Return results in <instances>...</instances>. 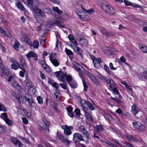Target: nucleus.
Listing matches in <instances>:
<instances>
[{
    "label": "nucleus",
    "instance_id": "obj_54",
    "mask_svg": "<svg viewBox=\"0 0 147 147\" xmlns=\"http://www.w3.org/2000/svg\"><path fill=\"white\" fill-rule=\"evenodd\" d=\"M0 111H2L4 112L6 111V109L4 105L3 104L1 103H0Z\"/></svg>",
    "mask_w": 147,
    "mask_h": 147
},
{
    "label": "nucleus",
    "instance_id": "obj_34",
    "mask_svg": "<svg viewBox=\"0 0 147 147\" xmlns=\"http://www.w3.org/2000/svg\"><path fill=\"white\" fill-rule=\"evenodd\" d=\"M5 121L9 126H12L13 125V122L11 120L9 119L8 118L6 119Z\"/></svg>",
    "mask_w": 147,
    "mask_h": 147
},
{
    "label": "nucleus",
    "instance_id": "obj_23",
    "mask_svg": "<svg viewBox=\"0 0 147 147\" xmlns=\"http://www.w3.org/2000/svg\"><path fill=\"white\" fill-rule=\"evenodd\" d=\"M19 64L16 60L13 61V64L11 65V68L17 70L19 68Z\"/></svg>",
    "mask_w": 147,
    "mask_h": 147
},
{
    "label": "nucleus",
    "instance_id": "obj_33",
    "mask_svg": "<svg viewBox=\"0 0 147 147\" xmlns=\"http://www.w3.org/2000/svg\"><path fill=\"white\" fill-rule=\"evenodd\" d=\"M42 67L48 73L50 72L51 71V68L48 65H47L46 64L44 65Z\"/></svg>",
    "mask_w": 147,
    "mask_h": 147
},
{
    "label": "nucleus",
    "instance_id": "obj_44",
    "mask_svg": "<svg viewBox=\"0 0 147 147\" xmlns=\"http://www.w3.org/2000/svg\"><path fill=\"white\" fill-rule=\"evenodd\" d=\"M39 42L37 40H35L33 43V46L35 48L37 49L38 47Z\"/></svg>",
    "mask_w": 147,
    "mask_h": 147
},
{
    "label": "nucleus",
    "instance_id": "obj_40",
    "mask_svg": "<svg viewBox=\"0 0 147 147\" xmlns=\"http://www.w3.org/2000/svg\"><path fill=\"white\" fill-rule=\"evenodd\" d=\"M0 117L4 121L8 118L7 114L6 113H3L1 114Z\"/></svg>",
    "mask_w": 147,
    "mask_h": 147
},
{
    "label": "nucleus",
    "instance_id": "obj_48",
    "mask_svg": "<svg viewBox=\"0 0 147 147\" xmlns=\"http://www.w3.org/2000/svg\"><path fill=\"white\" fill-rule=\"evenodd\" d=\"M56 53H54V54H51L50 55L49 58V60L51 61H53V60L56 59H55V57H56Z\"/></svg>",
    "mask_w": 147,
    "mask_h": 147
},
{
    "label": "nucleus",
    "instance_id": "obj_32",
    "mask_svg": "<svg viewBox=\"0 0 147 147\" xmlns=\"http://www.w3.org/2000/svg\"><path fill=\"white\" fill-rule=\"evenodd\" d=\"M25 82L27 87L30 88L32 87V84L30 80H26L25 81Z\"/></svg>",
    "mask_w": 147,
    "mask_h": 147
},
{
    "label": "nucleus",
    "instance_id": "obj_57",
    "mask_svg": "<svg viewBox=\"0 0 147 147\" xmlns=\"http://www.w3.org/2000/svg\"><path fill=\"white\" fill-rule=\"evenodd\" d=\"M27 3V4L30 6L31 7V9H32V7H34L35 6L32 7V4L33 3V1L32 0H28Z\"/></svg>",
    "mask_w": 147,
    "mask_h": 147
},
{
    "label": "nucleus",
    "instance_id": "obj_41",
    "mask_svg": "<svg viewBox=\"0 0 147 147\" xmlns=\"http://www.w3.org/2000/svg\"><path fill=\"white\" fill-rule=\"evenodd\" d=\"M17 6L20 9L22 10H24V6L20 2L18 3L17 4Z\"/></svg>",
    "mask_w": 147,
    "mask_h": 147
},
{
    "label": "nucleus",
    "instance_id": "obj_27",
    "mask_svg": "<svg viewBox=\"0 0 147 147\" xmlns=\"http://www.w3.org/2000/svg\"><path fill=\"white\" fill-rule=\"evenodd\" d=\"M76 12L80 18L82 16L86 13V12L82 11L80 9H77L76 10Z\"/></svg>",
    "mask_w": 147,
    "mask_h": 147
},
{
    "label": "nucleus",
    "instance_id": "obj_43",
    "mask_svg": "<svg viewBox=\"0 0 147 147\" xmlns=\"http://www.w3.org/2000/svg\"><path fill=\"white\" fill-rule=\"evenodd\" d=\"M143 75H144V77L142 76H140V77L142 78V80H145L147 79V70L145 71L143 73Z\"/></svg>",
    "mask_w": 147,
    "mask_h": 147
},
{
    "label": "nucleus",
    "instance_id": "obj_10",
    "mask_svg": "<svg viewBox=\"0 0 147 147\" xmlns=\"http://www.w3.org/2000/svg\"><path fill=\"white\" fill-rule=\"evenodd\" d=\"M22 111L23 112L21 113L22 115L26 116L31 120L35 118L34 114L31 113L30 112L28 111H26L25 109L23 110Z\"/></svg>",
    "mask_w": 147,
    "mask_h": 147
},
{
    "label": "nucleus",
    "instance_id": "obj_59",
    "mask_svg": "<svg viewBox=\"0 0 147 147\" xmlns=\"http://www.w3.org/2000/svg\"><path fill=\"white\" fill-rule=\"evenodd\" d=\"M64 84L61 83L60 84V86L64 90H66L67 88V84L65 83Z\"/></svg>",
    "mask_w": 147,
    "mask_h": 147
},
{
    "label": "nucleus",
    "instance_id": "obj_1",
    "mask_svg": "<svg viewBox=\"0 0 147 147\" xmlns=\"http://www.w3.org/2000/svg\"><path fill=\"white\" fill-rule=\"evenodd\" d=\"M66 73H64L61 71H59L55 72L54 73V75L56 76L58 80L61 81L63 83H64L65 78L67 81L68 83H70L72 81V77L70 75L66 76Z\"/></svg>",
    "mask_w": 147,
    "mask_h": 147
},
{
    "label": "nucleus",
    "instance_id": "obj_14",
    "mask_svg": "<svg viewBox=\"0 0 147 147\" xmlns=\"http://www.w3.org/2000/svg\"><path fill=\"white\" fill-rule=\"evenodd\" d=\"M78 45H76L71 47L75 52L77 53V54H78L82 57H83L82 51Z\"/></svg>",
    "mask_w": 147,
    "mask_h": 147
},
{
    "label": "nucleus",
    "instance_id": "obj_60",
    "mask_svg": "<svg viewBox=\"0 0 147 147\" xmlns=\"http://www.w3.org/2000/svg\"><path fill=\"white\" fill-rule=\"evenodd\" d=\"M113 93L115 94L118 95L119 92L118 89L116 87H114L113 88Z\"/></svg>",
    "mask_w": 147,
    "mask_h": 147
},
{
    "label": "nucleus",
    "instance_id": "obj_45",
    "mask_svg": "<svg viewBox=\"0 0 147 147\" xmlns=\"http://www.w3.org/2000/svg\"><path fill=\"white\" fill-rule=\"evenodd\" d=\"M127 89L128 91V92L129 93V94H130L131 95L133 96V91H132V89L131 87L130 86H128L127 85V86H126L125 87Z\"/></svg>",
    "mask_w": 147,
    "mask_h": 147
},
{
    "label": "nucleus",
    "instance_id": "obj_3",
    "mask_svg": "<svg viewBox=\"0 0 147 147\" xmlns=\"http://www.w3.org/2000/svg\"><path fill=\"white\" fill-rule=\"evenodd\" d=\"M72 64L75 67V69L78 73L80 76L82 77V74L84 72V69L79 64L74 61L72 62Z\"/></svg>",
    "mask_w": 147,
    "mask_h": 147
},
{
    "label": "nucleus",
    "instance_id": "obj_42",
    "mask_svg": "<svg viewBox=\"0 0 147 147\" xmlns=\"http://www.w3.org/2000/svg\"><path fill=\"white\" fill-rule=\"evenodd\" d=\"M82 80V83L84 88V90L85 91H87L88 88V86L86 82L84 80V79L82 78V77H81Z\"/></svg>",
    "mask_w": 147,
    "mask_h": 147
},
{
    "label": "nucleus",
    "instance_id": "obj_55",
    "mask_svg": "<svg viewBox=\"0 0 147 147\" xmlns=\"http://www.w3.org/2000/svg\"><path fill=\"white\" fill-rule=\"evenodd\" d=\"M54 24L57 25L59 27H63L64 26L60 22L57 20L55 22Z\"/></svg>",
    "mask_w": 147,
    "mask_h": 147
},
{
    "label": "nucleus",
    "instance_id": "obj_12",
    "mask_svg": "<svg viewBox=\"0 0 147 147\" xmlns=\"http://www.w3.org/2000/svg\"><path fill=\"white\" fill-rule=\"evenodd\" d=\"M92 59L95 67L96 68L99 67L100 65V64L102 62L101 59L100 58L96 59L94 57H92Z\"/></svg>",
    "mask_w": 147,
    "mask_h": 147
},
{
    "label": "nucleus",
    "instance_id": "obj_52",
    "mask_svg": "<svg viewBox=\"0 0 147 147\" xmlns=\"http://www.w3.org/2000/svg\"><path fill=\"white\" fill-rule=\"evenodd\" d=\"M140 123L138 122H134L132 123V124L134 127L137 129Z\"/></svg>",
    "mask_w": 147,
    "mask_h": 147
},
{
    "label": "nucleus",
    "instance_id": "obj_29",
    "mask_svg": "<svg viewBox=\"0 0 147 147\" xmlns=\"http://www.w3.org/2000/svg\"><path fill=\"white\" fill-rule=\"evenodd\" d=\"M53 10L55 13H57L58 14H60L62 13V11L60 10L58 7H53Z\"/></svg>",
    "mask_w": 147,
    "mask_h": 147
},
{
    "label": "nucleus",
    "instance_id": "obj_64",
    "mask_svg": "<svg viewBox=\"0 0 147 147\" xmlns=\"http://www.w3.org/2000/svg\"><path fill=\"white\" fill-rule=\"evenodd\" d=\"M65 51L66 54L68 55H72L73 54L72 51L70 50L66 49Z\"/></svg>",
    "mask_w": 147,
    "mask_h": 147
},
{
    "label": "nucleus",
    "instance_id": "obj_53",
    "mask_svg": "<svg viewBox=\"0 0 147 147\" xmlns=\"http://www.w3.org/2000/svg\"><path fill=\"white\" fill-rule=\"evenodd\" d=\"M83 9L88 14H91L94 13V12L93 9L92 8L88 10L85 9Z\"/></svg>",
    "mask_w": 147,
    "mask_h": 147
},
{
    "label": "nucleus",
    "instance_id": "obj_47",
    "mask_svg": "<svg viewBox=\"0 0 147 147\" xmlns=\"http://www.w3.org/2000/svg\"><path fill=\"white\" fill-rule=\"evenodd\" d=\"M87 74L88 76L92 81L95 78V76L93 75L90 72H88Z\"/></svg>",
    "mask_w": 147,
    "mask_h": 147
},
{
    "label": "nucleus",
    "instance_id": "obj_25",
    "mask_svg": "<svg viewBox=\"0 0 147 147\" xmlns=\"http://www.w3.org/2000/svg\"><path fill=\"white\" fill-rule=\"evenodd\" d=\"M36 55L35 53L30 51L26 55V57L27 58L30 59L32 57H35Z\"/></svg>",
    "mask_w": 147,
    "mask_h": 147
},
{
    "label": "nucleus",
    "instance_id": "obj_19",
    "mask_svg": "<svg viewBox=\"0 0 147 147\" xmlns=\"http://www.w3.org/2000/svg\"><path fill=\"white\" fill-rule=\"evenodd\" d=\"M20 40L23 42H26L28 44L32 42L29 37L27 36H23L21 38Z\"/></svg>",
    "mask_w": 147,
    "mask_h": 147
},
{
    "label": "nucleus",
    "instance_id": "obj_31",
    "mask_svg": "<svg viewBox=\"0 0 147 147\" xmlns=\"http://www.w3.org/2000/svg\"><path fill=\"white\" fill-rule=\"evenodd\" d=\"M80 43L82 46H83L85 47H86L88 46V40L84 38L82 39V41H81V43Z\"/></svg>",
    "mask_w": 147,
    "mask_h": 147
},
{
    "label": "nucleus",
    "instance_id": "obj_18",
    "mask_svg": "<svg viewBox=\"0 0 147 147\" xmlns=\"http://www.w3.org/2000/svg\"><path fill=\"white\" fill-rule=\"evenodd\" d=\"M99 30L106 37H108L110 36V33L107 32L105 29L102 26H100L98 28Z\"/></svg>",
    "mask_w": 147,
    "mask_h": 147
},
{
    "label": "nucleus",
    "instance_id": "obj_50",
    "mask_svg": "<svg viewBox=\"0 0 147 147\" xmlns=\"http://www.w3.org/2000/svg\"><path fill=\"white\" fill-rule=\"evenodd\" d=\"M36 99L39 104H43V98L42 97L40 96H38Z\"/></svg>",
    "mask_w": 147,
    "mask_h": 147
},
{
    "label": "nucleus",
    "instance_id": "obj_2",
    "mask_svg": "<svg viewBox=\"0 0 147 147\" xmlns=\"http://www.w3.org/2000/svg\"><path fill=\"white\" fill-rule=\"evenodd\" d=\"M32 10L35 14H38L36 17V19L39 23H42L44 21V18L45 17L44 12L37 7H32Z\"/></svg>",
    "mask_w": 147,
    "mask_h": 147
},
{
    "label": "nucleus",
    "instance_id": "obj_63",
    "mask_svg": "<svg viewBox=\"0 0 147 147\" xmlns=\"http://www.w3.org/2000/svg\"><path fill=\"white\" fill-rule=\"evenodd\" d=\"M107 82L108 83L112 85H114L115 83L114 81L111 79H109L107 80Z\"/></svg>",
    "mask_w": 147,
    "mask_h": 147
},
{
    "label": "nucleus",
    "instance_id": "obj_37",
    "mask_svg": "<svg viewBox=\"0 0 147 147\" xmlns=\"http://www.w3.org/2000/svg\"><path fill=\"white\" fill-rule=\"evenodd\" d=\"M95 128L97 132L102 131L104 129L102 125H96Z\"/></svg>",
    "mask_w": 147,
    "mask_h": 147
},
{
    "label": "nucleus",
    "instance_id": "obj_46",
    "mask_svg": "<svg viewBox=\"0 0 147 147\" xmlns=\"http://www.w3.org/2000/svg\"><path fill=\"white\" fill-rule=\"evenodd\" d=\"M126 139L129 141H132L134 140V138L130 135L127 134L125 136Z\"/></svg>",
    "mask_w": 147,
    "mask_h": 147
},
{
    "label": "nucleus",
    "instance_id": "obj_21",
    "mask_svg": "<svg viewBox=\"0 0 147 147\" xmlns=\"http://www.w3.org/2000/svg\"><path fill=\"white\" fill-rule=\"evenodd\" d=\"M28 98H27L26 100L28 101L29 105L32 107H34L35 106V103L33 102V100L31 98H30L31 97L30 95H28Z\"/></svg>",
    "mask_w": 147,
    "mask_h": 147
},
{
    "label": "nucleus",
    "instance_id": "obj_38",
    "mask_svg": "<svg viewBox=\"0 0 147 147\" xmlns=\"http://www.w3.org/2000/svg\"><path fill=\"white\" fill-rule=\"evenodd\" d=\"M145 127L141 123L137 129L140 131H142L145 130Z\"/></svg>",
    "mask_w": 147,
    "mask_h": 147
},
{
    "label": "nucleus",
    "instance_id": "obj_51",
    "mask_svg": "<svg viewBox=\"0 0 147 147\" xmlns=\"http://www.w3.org/2000/svg\"><path fill=\"white\" fill-rule=\"evenodd\" d=\"M51 62L52 63L53 65L55 67L58 66L59 65L58 61L56 59L53 60V61H51Z\"/></svg>",
    "mask_w": 147,
    "mask_h": 147
},
{
    "label": "nucleus",
    "instance_id": "obj_22",
    "mask_svg": "<svg viewBox=\"0 0 147 147\" xmlns=\"http://www.w3.org/2000/svg\"><path fill=\"white\" fill-rule=\"evenodd\" d=\"M27 97H24L21 95H19V96L17 98L20 104L24 103L26 102L27 99Z\"/></svg>",
    "mask_w": 147,
    "mask_h": 147
},
{
    "label": "nucleus",
    "instance_id": "obj_35",
    "mask_svg": "<svg viewBox=\"0 0 147 147\" xmlns=\"http://www.w3.org/2000/svg\"><path fill=\"white\" fill-rule=\"evenodd\" d=\"M87 105L91 110H94L95 109L94 106L89 101L87 102Z\"/></svg>",
    "mask_w": 147,
    "mask_h": 147
},
{
    "label": "nucleus",
    "instance_id": "obj_6",
    "mask_svg": "<svg viewBox=\"0 0 147 147\" xmlns=\"http://www.w3.org/2000/svg\"><path fill=\"white\" fill-rule=\"evenodd\" d=\"M79 131L82 133L84 138L87 140L90 139V138L88 131L83 125H81L79 127Z\"/></svg>",
    "mask_w": 147,
    "mask_h": 147
},
{
    "label": "nucleus",
    "instance_id": "obj_17",
    "mask_svg": "<svg viewBox=\"0 0 147 147\" xmlns=\"http://www.w3.org/2000/svg\"><path fill=\"white\" fill-rule=\"evenodd\" d=\"M113 49L110 47H106L105 49L103 51L104 53L108 56L113 55Z\"/></svg>",
    "mask_w": 147,
    "mask_h": 147
},
{
    "label": "nucleus",
    "instance_id": "obj_61",
    "mask_svg": "<svg viewBox=\"0 0 147 147\" xmlns=\"http://www.w3.org/2000/svg\"><path fill=\"white\" fill-rule=\"evenodd\" d=\"M71 45L70 47H72L74 45H78V43L77 41L76 40H74L73 41H72V42H71Z\"/></svg>",
    "mask_w": 147,
    "mask_h": 147
},
{
    "label": "nucleus",
    "instance_id": "obj_20",
    "mask_svg": "<svg viewBox=\"0 0 147 147\" xmlns=\"http://www.w3.org/2000/svg\"><path fill=\"white\" fill-rule=\"evenodd\" d=\"M12 84L13 86L16 89H18V90L20 91V90H24L22 88V86L18 82H12Z\"/></svg>",
    "mask_w": 147,
    "mask_h": 147
},
{
    "label": "nucleus",
    "instance_id": "obj_16",
    "mask_svg": "<svg viewBox=\"0 0 147 147\" xmlns=\"http://www.w3.org/2000/svg\"><path fill=\"white\" fill-rule=\"evenodd\" d=\"M11 141L15 146H17L20 147L21 146V143L20 141L16 138L12 137L11 138Z\"/></svg>",
    "mask_w": 147,
    "mask_h": 147
},
{
    "label": "nucleus",
    "instance_id": "obj_58",
    "mask_svg": "<svg viewBox=\"0 0 147 147\" xmlns=\"http://www.w3.org/2000/svg\"><path fill=\"white\" fill-rule=\"evenodd\" d=\"M68 37L70 40V42L72 41H73L74 40H76L74 37L71 34L69 35L68 36Z\"/></svg>",
    "mask_w": 147,
    "mask_h": 147
},
{
    "label": "nucleus",
    "instance_id": "obj_26",
    "mask_svg": "<svg viewBox=\"0 0 147 147\" xmlns=\"http://www.w3.org/2000/svg\"><path fill=\"white\" fill-rule=\"evenodd\" d=\"M75 36L76 39L79 42V43H81V41H82V39H83L84 37L81 34L77 33L75 34Z\"/></svg>",
    "mask_w": 147,
    "mask_h": 147
},
{
    "label": "nucleus",
    "instance_id": "obj_30",
    "mask_svg": "<svg viewBox=\"0 0 147 147\" xmlns=\"http://www.w3.org/2000/svg\"><path fill=\"white\" fill-rule=\"evenodd\" d=\"M80 18L84 21H87L89 19V17L86 13L82 16V17H80Z\"/></svg>",
    "mask_w": 147,
    "mask_h": 147
},
{
    "label": "nucleus",
    "instance_id": "obj_4",
    "mask_svg": "<svg viewBox=\"0 0 147 147\" xmlns=\"http://www.w3.org/2000/svg\"><path fill=\"white\" fill-rule=\"evenodd\" d=\"M102 9L106 13L113 15L115 13V11L111 6L107 4H103Z\"/></svg>",
    "mask_w": 147,
    "mask_h": 147
},
{
    "label": "nucleus",
    "instance_id": "obj_62",
    "mask_svg": "<svg viewBox=\"0 0 147 147\" xmlns=\"http://www.w3.org/2000/svg\"><path fill=\"white\" fill-rule=\"evenodd\" d=\"M49 1L58 5H60V1L58 0H49Z\"/></svg>",
    "mask_w": 147,
    "mask_h": 147
},
{
    "label": "nucleus",
    "instance_id": "obj_39",
    "mask_svg": "<svg viewBox=\"0 0 147 147\" xmlns=\"http://www.w3.org/2000/svg\"><path fill=\"white\" fill-rule=\"evenodd\" d=\"M1 69L3 70V73L6 75L8 76L9 75V71L7 68L3 67Z\"/></svg>",
    "mask_w": 147,
    "mask_h": 147
},
{
    "label": "nucleus",
    "instance_id": "obj_49",
    "mask_svg": "<svg viewBox=\"0 0 147 147\" xmlns=\"http://www.w3.org/2000/svg\"><path fill=\"white\" fill-rule=\"evenodd\" d=\"M140 49L143 52L147 53V47L146 46H142Z\"/></svg>",
    "mask_w": 147,
    "mask_h": 147
},
{
    "label": "nucleus",
    "instance_id": "obj_13",
    "mask_svg": "<svg viewBox=\"0 0 147 147\" xmlns=\"http://www.w3.org/2000/svg\"><path fill=\"white\" fill-rule=\"evenodd\" d=\"M0 32L2 35L8 37L10 38L12 36L10 30H7L6 31H5L2 28L0 27Z\"/></svg>",
    "mask_w": 147,
    "mask_h": 147
},
{
    "label": "nucleus",
    "instance_id": "obj_11",
    "mask_svg": "<svg viewBox=\"0 0 147 147\" xmlns=\"http://www.w3.org/2000/svg\"><path fill=\"white\" fill-rule=\"evenodd\" d=\"M88 111L89 110L88 109L86 110V109L85 108H84V112L86 120L88 121L92 122L93 121V120L91 115V112L89 113Z\"/></svg>",
    "mask_w": 147,
    "mask_h": 147
},
{
    "label": "nucleus",
    "instance_id": "obj_15",
    "mask_svg": "<svg viewBox=\"0 0 147 147\" xmlns=\"http://www.w3.org/2000/svg\"><path fill=\"white\" fill-rule=\"evenodd\" d=\"M140 111V109L136 104H134L131 106V112L133 115H136Z\"/></svg>",
    "mask_w": 147,
    "mask_h": 147
},
{
    "label": "nucleus",
    "instance_id": "obj_9",
    "mask_svg": "<svg viewBox=\"0 0 147 147\" xmlns=\"http://www.w3.org/2000/svg\"><path fill=\"white\" fill-rule=\"evenodd\" d=\"M62 128L64 129V134L66 135H70L71 134V131L72 130L73 127L71 126H68L67 125H63Z\"/></svg>",
    "mask_w": 147,
    "mask_h": 147
},
{
    "label": "nucleus",
    "instance_id": "obj_24",
    "mask_svg": "<svg viewBox=\"0 0 147 147\" xmlns=\"http://www.w3.org/2000/svg\"><path fill=\"white\" fill-rule=\"evenodd\" d=\"M89 101L88 100L85 101L84 100H82L80 101V106L83 108V110L84 111V109L85 108L86 109H88L87 107H85V105H87V102H88Z\"/></svg>",
    "mask_w": 147,
    "mask_h": 147
},
{
    "label": "nucleus",
    "instance_id": "obj_28",
    "mask_svg": "<svg viewBox=\"0 0 147 147\" xmlns=\"http://www.w3.org/2000/svg\"><path fill=\"white\" fill-rule=\"evenodd\" d=\"M70 87L73 88H75L77 87V84L76 82L74 80H73L71 82L68 83Z\"/></svg>",
    "mask_w": 147,
    "mask_h": 147
},
{
    "label": "nucleus",
    "instance_id": "obj_5",
    "mask_svg": "<svg viewBox=\"0 0 147 147\" xmlns=\"http://www.w3.org/2000/svg\"><path fill=\"white\" fill-rule=\"evenodd\" d=\"M38 128L39 130L42 131H49L48 126L45 122L43 121L38 123Z\"/></svg>",
    "mask_w": 147,
    "mask_h": 147
},
{
    "label": "nucleus",
    "instance_id": "obj_36",
    "mask_svg": "<svg viewBox=\"0 0 147 147\" xmlns=\"http://www.w3.org/2000/svg\"><path fill=\"white\" fill-rule=\"evenodd\" d=\"M20 43L17 40L15 41V43L13 45V47L15 50H18L20 45Z\"/></svg>",
    "mask_w": 147,
    "mask_h": 147
},
{
    "label": "nucleus",
    "instance_id": "obj_7",
    "mask_svg": "<svg viewBox=\"0 0 147 147\" xmlns=\"http://www.w3.org/2000/svg\"><path fill=\"white\" fill-rule=\"evenodd\" d=\"M57 138L61 141V142L67 145H69L71 142V141L67 139L66 137H64L62 135L58 134L57 135Z\"/></svg>",
    "mask_w": 147,
    "mask_h": 147
},
{
    "label": "nucleus",
    "instance_id": "obj_56",
    "mask_svg": "<svg viewBox=\"0 0 147 147\" xmlns=\"http://www.w3.org/2000/svg\"><path fill=\"white\" fill-rule=\"evenodd\" d=\"M104 69L106 72L109 74H111V71L109 69L108 67L106 65H105L104 66Z\"/></svg>",
    "mask_w": 147,
    "mask_h": 147
},
{
    "label": "nucleus",
    "instance_id": "obj_8",
    "mask_svg": "<svg viewBox=\"0 0 147 147\" xmlns=\"http://www.w3.org/2000/svg\"><path fill=\"white\" fill-rule=\"evenodd\" d=\"M73 140L75 142H79L84 140L83 136L80 133L77 132L75 133L73 136Z\"/></svg>",
    "mask_w": 147,
    "mask_h": 147
}]
</instances>
